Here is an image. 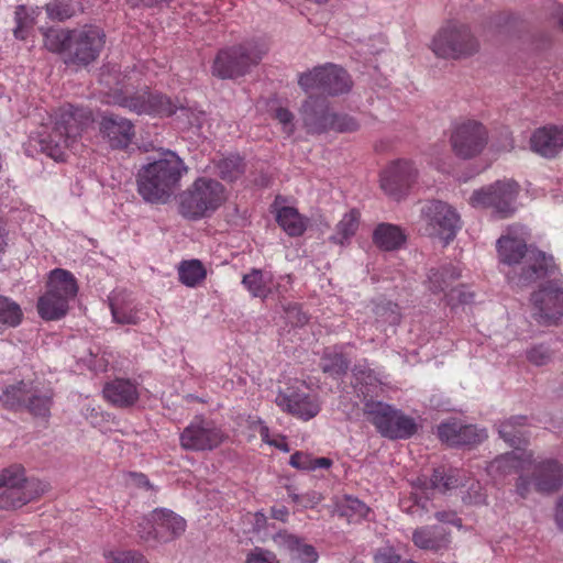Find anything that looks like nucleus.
<instances>
[{"mask_svg": "<svg viewBox=\"0 0 563 563\" xmlns=\"http://www.w3.org/2000/svg\"><path fill=\"white\" fill-rule=\"evenodd\" d=\"M125 77L113 68L106 66L100 73L101 92L104 95V102L119 106L136 114H148L153 117H170L178 109L185 110L166 95L152 92L147 87L134 89L125 81Z\"/></svg>", "mask_w": 563, "mask_h": 563, "instance_id": "1", "label": "nucleus"}, {"mask_svg": "<svg viewBox=\"0 0 563 563\" xmlns=\"http://www.w3.org/2000/svg\"><path fill=\"white\" fill-rule=\"evenodd\" d=\"M497 252L500 262L514 267L507 278L518 288L552 276L556 268L553 256L528 247L523 239L503 235L497 241Z\"/></svg>", "mask_w": 563, "mask_h": 563, "instance_id": "2", "label": "nucleus"}, {"mask_svg": "<svg viewBox=\"0 0 563 563\" xmlns=\"http://www.w3.org/2000/svg\"><path fill=\"white\" fill-rule=\"evenodd\" d=\"M45 47L64 55L66 64L88 66L101 54L106 34L96 25H84L73 30L48 29L44 33Z\"/></svg>", "mask_w": 563, "mask_h": 563, "instance_id": "3", "label": "nucleus"}, {"mask_svg": "<svg viewBox=\"0 0 563 563\" xmlns=\"http://www.w3.org/2000/svg\"><path fill=\"white\" fill-rule=\"evenodd\" d=\"M187 170L183 158L173 151H165L161 158L139 170L137 192L147 202L165 203L178 188Z\"/></svg>", "mask_w": 563, "mask_h": 563, "instance_id": "4", "label": "nucleus"}, {"mask_svg": "<svg viewBox=\"0 0 563 563\" xmlns=\"http://www.w3.org/2000/svg\"><path fill=\"white\" fill-rule=\"evenodd\" d=\"M526 417L518 416L500 423L498 432L501 439L515 451L505 453L494 459L487 466V473L494 479L505 477L512 473L530 471L533 462L531 451L522 450L527 444V432L525 430Z\"/></svg>", "mask_w": 563, "mask_h": 563, "instance_id": "5", "label": "nucleus"}, {"mask_svg": "<svg viewBox=\"0 0 563 563\" xmlns=\"http://www.w3.org/2000/svg\"><path fill=\"white\" fill-rule=\"evenodd\" d=\"M225 187L217 179L201 176L181 192L179 212L189 220L211 217L227 201Z\"/></svg>", "mask_w": 563, "mask_h": 563, "instance_id": "6", "label": "nucleus"}, {"mask_svg": "<svg viewBox=\"0 0 563 563\" xmlns=\"http://www.w3.org/2000/svg\"><path fill=\"white\" fill-rule=\"evenodd\" d=\"M52 117L54 128L43 144L51 157L59 159L64 151L71 147L84 129L92 122V117L88 109L71 104L59 107Z\"/></svg>", "mask_w": 563, "mask_h": 563, "instance_id": "7", "label": "nucleus"}, {"mask_svg": "<svg viewBox=\"0 0 563 563\" xmlns=\"http://www.w3.org/2000/svg\"><path fill=\"white\" fill-rule=\"evenodd\" d=\"M300 115L307 133L328 132L352 133L358 130L357 120L345 113L334 112L324 97L309 96L300 108Z\"/></svg>", "mask_w": 563, "mask_h": 563, "instance_id": "8", "label": "nucleus"}, {"mask_svg": "<svg viewBox=\"0 0 563 563\" xmlns=\"http://www.w3.org/2000/svg\"><path fill=\"white\" fill-rule=\"evenodd\" d=\"M77 294L78 284L74 274L63 268L53 269L48 275L46 291L37 300L38 316L45 321L62 319Z\"/></svg>", "mask_w": 563, "mask_h": 563, "instance_id": "9", "label": "nucleus"}, {"mask_svg": "<svg viewBox=\"0 0 563 563\" xmlns=\"http://www.w3.org/2000/svg\"><path fill=\"white\" fill-rule=\"evenodd\" d=\"M430 47L438 57L462 59L479 51V41L467 23L450 20L438 30Z\"/></svg>", "mask_w": 563, "mask_h": 563, "instance_id": "10", "label": "nucleus"}, {"mask_svg": "<svg viewBox=\"0 0 563 563\" xmlns=\"http://www.w3.org/2000/svg\"><path fill=\"white\" fill-rule=\"evenodd\" d=\"M0 508L5 510L21 508L30 501L40 498L48 484L37 478H26L22 465H11L0 472Z\"/></svg>", "mask_w": 563, "mask_h": 563, "instance_id": "11", "label": "nucleus"}, {"mask_svg": "<svg viewBox=\"0 0 563 563\" xmlns=\"http://www.w3.org/2000/svg\"><path fill=\"white\" fill-rule=\"evenodd\" d=\"M0 404L9 410L26 409L34 417L47 418L53 404V391L33 380H20L2 390Z\"/></svg>", "mask_w": 563, "mask_h": 563, "instance_id": "12", "label": "nucleus"}, {"mask_svg": "<svg viewBox=\"0 0 563 563\" xmlns=\"http://www.w3.org/2000/svg\"><path fill=\"white\" fill-rule=\"evenodd\" d=\"M267 52L262 41H247L218 52L212 74L221 79H234L245 75L251 66L257 65Z\"/></svg>", "mask_w": 563, "mask_h": 563, "instance_id": "13", "label": "nucleus"}, {"mask_svg": "<svg viewBox=\"0 0 563 563\" xmlns=\"http://www.w3.org/2000/svg\"><path fill=\"white\" fill-rule=\"evenodd\" d=\"M461 228V217L451 205L442 200H430L422 206L419 231L423 235L439 238L449 244Z\"/></svg>", "mask_w": 563, "mask_h": 563, "instance_id": "14", "label": "nucleus"}, {"mask_svg": "<svg viewBox=\"0 0 563 563\" xmlns=\"http://www.w3.org/2000/svg\"><path fill=\"white\" fill-rule=\"evenodd\" d=\"M369 421L385 438L409 439L418 430L415 419L382 401H367L364 407Z\"/></svg>", "mask_w": 563, "mask_h": 563, "instance_id": "15", "label": "nucleus"}, {"mask_svg": "<svg viewBox=\"0 0 563 563\" xmlns=\"http://www.w3.org/2000/svg\"><path fill=\"white\" fill-rule=\"evenodd\" d=\"M520 191L519 185L511 179L497 180L492 185L475 190L468 199L474 208L490 209L500 219L514 214L515 202Z\"/></svg>", "mask_w": 563, "mask_h": 563, "instance_id": "16", "label": "nucleus"}, {"mask_svg": "<svg viewBox=\"0 0 563 563\" xmlns=\"http://www.w3.org/2000/svg\"><path fill=\"white\" fill-rule=\"evenodd\" d=\"M298 84L306 92L320 90L330 96L346 93L352 87V80L346 70L333 64L318 66L300 74Z\"/></svg>", "mask_w": 563, "mask_h": 563, "instance_id": "17", "label": "nucleus"}, {"mask_svg": "<svg viewBox=\"0 0 563 563\" xmlns=\"http://www.w3.org/2000/svg\"><path fill=\"white\" fill-rule=\"evenodd\" d=\"M228 439L224 430L214 421L196 416L181 431L179 443L187 451H212Z\"/></svg>", "mask_w": 563, "mask_h": 563, "instance_id": "18", "label": "nucleus"}, {"mask_svg": "<svg viewBox=\"0 0 563 563\" xmlns=\"http://www.w3.org/2000/svg\"><path fill=\"white\" fill-rule=\"evenodd\" d=\"M488 130L482 122L465 119L453 126L450 143L457 157L470 159L482 154L488 144Z\"/></svg>", "mask_w": 563, "mask_h": 563, "instance_id": "19", "label": "nucleus"}, {"mask_svg": "<svg viewBox=\"0 0 563 563\" xmlns=\"http://www.w3.org/2000/svg\"><path fill=\"white\" fill-rule=\"evenodd\" d=\"M530 476L520 474L516 489L517 493L526 498L530 492V485L540 493H552L563 485V465L554 460L547 459L538 463L532 462Z\"/></svg>", "mask_w": 563, "mask_h": 563, "instance_id": "20", "label": "nucleus"}, {"mask_svg": "<svg viewBox=\"0 0 563 563\" xmlns=\"http://www.w3.org/2000/svg\"><path fill=\"white\" fill-rule=\"evenodd\" d=\"M418 177L419 170L413 161L399 158L380 173V188L393 199L400 200L409 194Z\"/></svg>", "mask_w": 563, "mask_h": 563, "instance_id": "21", "label": "nucleus"}, {"mask_svg": "<svg viewBox=\"0 0 563 563\" xmlns=\"http://www.w3.org/2000/svg\"><path fill=\"white\" fill-rule=\"evenodd\" d=\"M538 322L551 325L563 318V280L554 278L532 295Z\"/></svg>", "mask_w": 563, "mask_h": 563, "instance_id": "22", "label": "nucleus"}, {"mask_svg": "<svg viewBox=\"0 0 563 563\" xmlns=\"http://www.w3.org/2000/svg\"><path fill=\"white\" fill-rule=\"evenodd\" d=\"M275 404L282 411L302 421L314 418L321 410V402L317 395L296 387L279 390Z\"/></svg>", "mask_w": 563, "mask_h": 563, "instance_id": "23", "label": "nucleus"}, {"mask_svg": "<svg viewBox=\"0 0 563 563\" xmlns=\"http://www.w3.org/2000/svg\"><path fill=\"white\" fill-rule=\"evenodd\" d=\"M438 435L442 442L451 446L476 445L487 438L484 429L463 424L456 419L442 422L438 427Z\"/></svg>", "mask_w": 563, "mask_h": 563, "instance_id": "24", "label": "nucleus"}, {"mask_svg": "<svg viewBox=\"0 0 563 563\" xmlns=\"http://www.w3.org/2000/svg\"><path fill=\"white\" fill-rule=\"evenodd\" d=\"M99 129L112 148H126L135 135L133 123L117 114H104Z\"/></svg>", "mask_w": 563, "mask_h": 563, "instance_id": "25", "label": "nucleus"}, {"mask_svg": "<svg viewBox=\"0 0 563 563\" xmlns=\"http://www.w3.org/2000/svg\"><path fill=\"white\" fill-rule=\"evenodd\" d=\"M531 150L547 158L555 157L563 150V125H545L530 137Z\"/></svg>", "mask_w": 563, "mask_h": 563, "instance_id": "26", "label": "nucleus"}, {"mask_svg": "<svg viewBox=\"0 0 563 563\" xmlns=\"http://www.w3.org/2000/svg\"><path fill=\"white\" fill-rule=\"evenodd\" d=\"M273 542L279 550L288 552L294 559L301 563H316L319 554L316 548L305 540L287 530H280L273 536Z\"/></svg>", "mask_w": 563, "mask_h": 563, "instance_id": "27", "label": "nucleus"}, {"mask_svg": "<svg viewBox=\"0 0 563 563\" xmlns=\"http://www.w3.org/2000/svg\"><path fill=\"white\" fill-rule=\"evenodd\" d=\"M157 528V543H167L179 538L186 531V520L166 508L152 511Z\"/></svg>", "mask_w": 563, "mask_h": 563, "instance_id": "28", "label": "nucleus"}, {"mask_svg": "<svg viewBox=\"0 0 563 563\" xmlns=\"http://www.w3.org/2000/svg\"><path fill=\"white\" fill-rule=\"evenodd\" d=\"M413 544L421 550L440 552L451 543V532L441 526H422L412 532Z\"/></svg>", "mask_w": 563, "mask_h": 563, "instance_id": "29", "label": "nucleus"}, {"mask_svg": "<svg viewBox=\"0 0 563 563\" xmlns=\"http://www.w3.org/2000/svg\"><path fill=\"white\" fill-rule=\"evenodd\" d=\"M104 398L115 407L133 406L139 399L137 386L130 379L117 378L103 387Z\"/></svg>", "mask_w": 563, "mask_h": 563, "instance_id": "30", "label": "nucleus"}, {"mask_svg": "<svg viewBox=\"0 0 563 563\" xmlns=\"http://www.w3.org/2000/svg\"><path fill=\"white\" fill-rule=\"evenodd\" d=\"M373 243L382 251L399 250L407 241L401 227L388 222L378 223L373 231Z\"/></svg>", "mask_w": 563, "mask_h": 563, "instance_id": "31", "label": "nucleus"}, {"mask_svg": "<svg viewBox=\"0 0 563 563\" xmlns=\"http://www.w3.org/2000/svg\"><path fill=\"white\" fill-rule=\"evenodd\" d=\"M416 485L422 489H438L442 493L462 485L461 471L456 468L437 467L430 478L418 477Z\"/></svg>", "mask_w": 563, "mask_h": 563, "instance_id": "32", "label": "nucleus"}, {"mask_svg": "<svg viewBox=\"0 0 563 563\" xmlns=\"http://www.w3.org/2000/svg\"><path fill=\"white\" fill-rule=\"evenodd\" d=\"M273 274L252 268L242 278V285L254 298L266 299L273 292Z\"/></svg>", "mask_w": 563, "mask_h": 563, "instance_id": "33", "label": "nucleus"}, {"mask_svg": "<svg viewBox=\"0 0 563 563\" xmlns=\"http://www.w3.org/2000/svg\"><path fill=\"white\" fill-rule=\"evenodd\" d=\"M461 276V271L455 265H448L441 268H432L428 274V288L431 292L438 295L449 291L452 284Z\"/></svg>", "mask_w": 563, "mask_h": 563, "instance_id": "34", "label": "nucleus"}, {"mask_svg": "<svg viewBox=\"0 0 563 563\" xmlns=\"http://www.w3.org/2000/svg\"><path fill=\"white\" fill-rule=\"evenodd\" d=\"M360 222L361 212L357 209H351L344 213L336 223L334 233L330 236V241L339 245L350 244L360 228Z\"/></svg>", "mask_w": 563, "mask_h": 563, "instance_id": "35", "label": "nucleus"}, {"mask_svg": "<svg viewBox=\"0 0 563 563\" xmlns=\"http://www.w3.org/2000/svg\"><path fill=\"white\" fill-rule=\"evenodd\" d=\"M276 222L289 236H300L307 230V218L294 207H282L276 211Z\"/></svg>", "mask_w": 563, "mask_h": 563, "instance_id": "36", "label": "nucleus"}, {"mask_svg": "<svg viewBox=\"0 0 563 563\" xmlns=\"http://www.w3.org/2000/svg\"><path fill=\"white\" fill-rule=\"evenodd\" d=\"M24 318L21 306L10 297L0 295V334L19 327Z\"/></svg>", "mask_w": 563, "mask_h": 563, "instance_id": "37", "label": "nucleus"}, {"mask_svg": "<svg viewBox=\"0 0 563 563\" xmlns=\"http://www.w3.org/2000/svg\"><path fill=\"white\" fill-rule=\"evenodd\" d=\"M207 277V271L199 260L180 262L178 266L179 282L190 288L200 285Z\"/></svg>", "mask_w": 563, "mask_h": 563, "instance_id": "38", "label": "nucleus"}, {"mask_svg": "<svg viewBox=\"0 0 563 563\" xmlns=\"http://www.w3.org/2000/svg\"><path fill=\"white\" fill-rule=\"evenodd\" d=\"M289 464L301 471H314L317 468H330L333 464L329 457H313L311 454L297 451L291 454Z\"/></svg>", "mask_w": 563, "mask_h": 563, "instance_id": "39", "label": "nucleus"}, {"mask_svg": "<svg viewBox=\"0 0 563 563\" xmlns=\"http://www.w3.org/2000/svg\"><path fill=\"white\" fill-rule=\"evenodd\" d=\"M349 360L340 351L325 350L321 357V368L331 376L344 375L349 369Z\"/></svg>", "mask_w": 563, "mask_h": 563, "instance_id": "40", "label": "nucleus"}, {"mask_svg": "<svg viewBox=\"0 0 563 563\" xmlns=\"http://www.w3.org/2000/svg\"><path fill=\"white\" fill-rule=\"evenodd\" d=\"M217 173L221 179L233 181L244 173L243 159L239 155L220 158L216 164Z\"/></svg>", "mask_w": 563, "mask_h": 563, "instance_id": "41", "label": "nucleus"}, {"mask_svg": "<svg viewBox=\"0 0 563 563\" xmlns=\"http://www.w3.org/2000/svg\"><path fill=\"white\" fill-rule=\"evenodd\" d=\"M79 9V2L76 0H52L46 4L48 18L58 21L71 18Z\"/></svg>", "mask_w": 563, "mask_h": 563, "instance_id": "42", "label": "nucleus"}, {"mask_svg": "<svg viewBox=\"0 0 563 563\" xmlns=\"http://www.w3.org/2000/svg\"><path fill=\"white\" fill-rule=\"evenodd\" d=\"M106 563H150L143 553L136 550H108L103 552Z\"/></svg>", "mask_w": 563, "mask_h": 563, "instance_id": "43", "label": "nucleus"}, {"mask_svg": "<svg viewBox=\"0 0 563 563\" xmlns=\"http://www.w3.org/2000/svg\"><path fill=\"white\" fill-rule=\"evenodd\" d=\"M155 519L152 517V511L137 519L135 526L136 536L145 543H157V528Z\"/></svg>", "mask_w": 563, "mask_h": 563, "instance_id": "44", "label": "nucleus"}, {"mask_svg": "<svg viewBox=\"0 0 563 563\" xmlns=\"http://www.w3.org/2000/svg\"><path fill=\"white\" fill-rule=\"evenodd\" d=\"M342 515L350 517V520L367 518L371 509L362 500L354 497H346L341 506Z\"/></svg>", "mask_w": 563, "mask_h": 563, "instance_id": "45", "label": "nucleus"}, {"mask_svg": "<svg viewBox=\"0 0 563 563\" xmlns=\"http://www.w3.org/2000/svg\"><path fill=\"white\" fill-rule=\"evenodd\" d=\"M374 313L384 318L391 325L399 324L401 321L400 308L396 302L382 300L375 305Z\"/></svg>", "mask_w": 563, "mask_h": 563, "instance_id": "46", "label": "nucleus"}, {"mask_svg": "<svg viewBox=\"0 0 563 563\" xmlns=\"http://www.w3.org/2000/svg\"><path fill=\"white\" fill-rule=\"evenodd\" d=\"M14 36L19 40H25L27 32L34 24V16L27 11L26 7L18 5L15 9Z\"/></svg>", "mask_w": 563, "mask_h": 563, "instance_id": "47", "label": "nucleus"}, {"mask_svg": "<svg viewBox=\"0 0 563 563\" xmlns=\"http://www.w3.org/2000/svg\"><path fill=\"white\" fill-rule=\"evenodd\" d=\"M553 351L545 344H534L526 351L528 362L536 366H543L553 360Z\"/></svg>", "mask_w": 563, "mask_h": 563, "instance_id": "48", "label": "nucleus"}, {"mask_svg": "<svg viewBox=\"0 0 563 563\" xmlns=\"http://www.w3.org/2000/svg\"><path fill=\"white\" fill-rule=\"evenodd\" d=\"M474 294L471 292L464 285L451 286L448 292H445L446 303L450 306L465 305L473 301Z\"/></svg>", "mask_w": 563, "mask_h": 563, "instance_id": "49", "label": "nucleus"}, {"mask_svg": "<svg viewBox=\"0 0 563 563\" xmlns=\"http://www.w3.org/2000/svg\"><path fill=\"white\" fill-rule=\"evenodd\" d=\"M112 318L117 323L120 324H137L140 318L137 312L131 308L119 307L114 302L110 303Z\"/></svg>", "mask_w": 563, "mask_h": 563, "instance_id": "50", "label": "nucleus"}, {"mask_svg": "<svg viewBox=\"0 0 563 563\" xmlns=\"http://www.w3.org/2000/svg\"><path fill=\"white\" fill-rule=\"evenodd\" d=\"M374 563H418L411 559H402L391 547L379 549L374 555Z\"/></svg>", "mask_w": 563, "mask_h": 563, "instance_id": "51", "label": "nucleus"}, {"mask_svg": "<svg viewBox=\"0 0 563 563\" xmlns=\"http://www.w3.org/2000/svg\"><path fill=\"white\" fill-rule=\"evenodd\" d=\"M245 563H280L277 555L264 548L255 547L252 549L245 559Z\"/></svg>", "mask_w": 563, "mask_h": 563, "instance_id": "52", "label": "nucleus"}, {"mask_svg": "<svg viewBox=\"0 0 563 563\" xmlns=\"http://www.w3.org/2000/svg\"><path fill=\"white\" fill-rule=\"evenodd\" d=\"M274 118L282 124L283 132L290 136L295 132L294 114L286 108L275 110Z\"/></svg>", "mask_w": 563, "mask_h": 563, "instance_id": "53", "label": "nucleus"}, {"mask_svg": "<svg viewBox=\"0 0 563 563\" xmlns=\"http://www.w3.org/2000/svg\"><path fill=\"white\" fill-rule=\"evenodd\" d=\"M126 476L129 478V482L136 487L145 489L154 488L147 476L143 473L129 472Z\"/></svg>", "mask_w": 563, "mask_h": 563, "instance_id": "54", "label": "nucleus"}, {"mask_svg": "<svg viewBox=\"0 0 563 563\" xmlns=\"http://www.w3.org/2000/svg\"><path fill=\"white\" fill-rule=\"evenodd\" d=\"M511 20H512V15L510 13L499 12L489 19L487 27L488 29H492V27L499 29L505 25H508Z\"/></svg>", "mask_w": 563, "mask_h": 563, "instance_id": "55", "label": "nucleus"}, {"mask_svg": "<svg viewBox=\"0 0 563 563\" xmlns=\"http://www.w3.org/2000/svg\"><path fill=\"white\" fill-rule=\"evenodd\" d=\"M251 428L258 432L263 442L271 444L273 439L271 438L269 428L264 423L260 418L253 420L251 423Z\"/></svg>", "mask_w": 563, "mask_h": 563, "instance_id": "56", "label": "nucleus"}, {"mask_svg": "<svg viewBox=\"0 0 563 563\" xmlns=\"http://www.w3.org/2000/svg\"><path fill=\"white\" fill-rule=\"evenodd\" d=\"M435 518L440 522L450 523L457 528L462 527V519L453 511H438L435 512Z\"/></svg>", "mask_w": 563, "mask_h": 563, "instance_id": "57", "label": "nucleus"}, {"mask_svg": "<svg viewBox=\"0 0 563 563\" xmlns=\"http://www.w3.org/2000/svg\"><path fill=\"white\" fill-rule=\"evenodd\" d=\"M471 490H474V496L471 495V493L468 494V497H470V500L474 504H484L486 501V495L481 493L482 490V487L481 485L477 483L476 485H472L470 487Z\"/></svg>", "mask_w": 563, "mask_h": 563, "instance_id": "58", "label": "nucleus"}, {"mask_svg": "<svg viewBox=\"0 0 563 563\" xmlns=\"http://www.w3.org/2000/svg\"><path fill=\"white\" fill-rule=\"evenodd\" d=\"M269 445L275 446L283 452H289L290 450L285 437L282 435L274 438Z\"/></svg>", "mask_w": 563, "mask_h": 563, "instance_id": "59", "label": "nucleus"}, {"mask_svg": "<svg viewBox=\"0 0 563 563\" xmlns=\"http://www.w3.org/2000/svg\"><path fill=\"white\" fill-rule=\"evenodd\" d=\"M288 509L286 507H280V508H273L272 509V517L274 519H277V520H280V521H286L287 518H288Z\"/></svg>", "mask_w": 563, "mask_h": 563, "instance_id": "60", "label": "nucleus"}, {"mask_svg": "<svg viewBox=\"0 0 563 563\" xmlns=\"http://www.w3.org/2000/svg\"><path fill=\"white\" fill-rule=\"evenodd\" d=\"M555 520L560 529L563 530V496L559 499L556 505Z\"/></svg>", "mask_w": 563, "mask_h": 563, "instance_id": "61", "label": "nucleus"}, {"mask_svg": "<svg viewBox=\"0 0 563 563\" xmlns=\"http://www.w3.org/2000/svg\"><path fill=\"white\" fill-rule=\"evenodd\" d=\"M553 16L558 20L560 29L563 31V5H556Z\"/></svg>", "mask_w": 563, "mask_h": 563, "instance_id": "62", "label": "nucleus"}, {"mask_svg": "<svg viewBox=\"0 0 563 563\" xmlns=\"http://www.w3.org/2000/svg\"><path fill=\"white\" fill-rule=\"evenodd\" d=\"M7 245V242H5V230H4V224L3 222L0 220V252L3 251L4 246Z\"/></svg>", "mask_w": 563, "mask_h": 563, "instance_id": "63", "label": "nucleus"}, {"mask_svg": "<svg viewBox=\"0 0 563 563\" xmlns=\"http://www.w3.org/2000/svg\"><path fill=\"white\" fill-rule=\"evenodd\" d=\"M294 500H295V501L302 503L301 500H299V497H298V496H295V497H294Z\"/></svg>", "mask_w": 563, "mask_h": 563, "instance_id": "64", "label": "nucleus"}]
</instances>
